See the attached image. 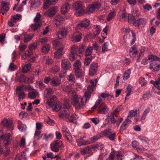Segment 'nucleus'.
I'll return each instance as SVG.
<instances>
[{
    "mask_svg": "<svg viewBox=\"0 0 160 160\" xmlns=\"http://www.w3.org/2000/svg\"><path fill=\"white\" fill-rule=\"evenodd\" d=\"M68 30L65 28L60 29L57 32V35L59 39L63 38L67 34Z\"/></svg>",
    "mask_w": 160,
    "mask_h": 160,
    "instance_id": "4be33fe9",
    "label": "nucleus"
},
{
    "mask_svg": "<svg viewBox=\"0 0 160 160\" xmlns=\"http://www.w3.org/2000/svg\"><path fill=\"white\" fill-rule=\"evenodd\" d=\"M78 50L77 48V46L75 45H73L71 47V53L69 56V59L70 60L73 61L76 58V56L78 55V53L76 52Z\"/></svg>",
    "mask_w": 160,
    "mask_h": 160,
    "instance_id": "9d476101",
    "label": "nucleus"
},
{
    "mask_svg": "<svg viewBox=\"0 0 160 160\" xmlns=\"http://www.w3.org/2000/svg\"><path fill=\"white\" fill-rule=\"evenodd\" d=\"M57 9L55 6L51 8L46 11V14L49 17H52L55 14Z\"/></svg>",
    "mask_w": 160,
    "mask_h": 160,
    "instance_id": "aec40b11",
    "label": "nucleus"
},
{
    "mask_svg": "<svg viewBox=\"0 0 160 160\" xmlns=\"http://www.w3.org/2000/svg\"><path fill=\"white\" fill-rule=\"evenodd\" d=\"M122 32L124 34L123 39L124 40V42H125L126 41V39L127 38L128 39H130V33H131L132 37V40L131 43V45H133L136 41V35L135 33L133 31L129 29L126 28H122Z\"/></svg>",
    "mask_w": 160,
    "mask_h": 160,
    "instance_id": "7ed1b4c3",
    "label": "nucleus"
},
{
    "mask_svg": "<svg viewBox=\"0 0 160 160\" xmlns=\"http://www.w3.org/2000/svg\"><path fill=\"white\" fill-rule=\"evenodd\" d=\"M17 68V67L13 63L10 64L9 67V69L11 71H14Z\"/></svg>",
    "mask_w": 160,
    "mask_h": 160,
    "instance_id": "774afa93",
    "label": "nucleus"
},
{
    "mask_svg": "<svg viewBox=\"0 0 160 160\" xmlns=\"http://www.w3.org/2000/svg\"><path fill=\"white\" fill-rule=\"evenodd\" d=\"M114 116H116V115L115 114H113V113L108 114L107 116L108 118L111 117L110 121L111 123L112 124L115 123L117 121L114 118Z\"/></svg>",
    "mask_w": 160,
    "mask_h": 160,
    "instance_id": "37998d69",
    "label": "nucleus"
},
{
    "mask_svg": "<svg viewBox=\"0 0 160 160\" xmlns=\"http://www.w3.org/2000/svg\"><path fill=\"white\" fill-rule=\"evenodd\" d=\"M131 121L128 118L126 119L122 123L120 128V132H122L123 130H125L126 128L131 123Z\"/></svg>",
    "mask_w": 160,
    "mask_h": 160,
    "instance_id": "b1692460",
    "label": "nucleus"
},
{
    "mask_svg": "<svg viewBox=\"0 0 160 160\" xmlns=\"http://www.w3.org/2000/svg\"><path fill=\"white\" fill-rule=\"evenodd\" d=\"M32 54V52L29 51H28L27 52L24 53L22 55L21 58L23 59H26L27 57H29Z\"/></svg>",
    "mask_w": 160,
    "mask_h": 160,
    "instance_id": "8fccbe9b",
    "label": "nucleus"
},
{
    "mask_svg": "<svg viewBox=\"0 0 160 160\" xmlns=\"http://www.w3.org/2000/svg\"><path fill=\"white\" fill-rule=\"evenodd\" d=\"M50 46L48 44H45L42 46L41 48L42 52L43 53H47L50 50Z\"/></svg>",
    "mask_w": 160,
    "mask_h": 160,
    "instance_id": "f704fd0d",
    "label": "nucleus"
},
{
    "mask_svg": "<svg viewBox=\"0 0 160 160\" xmlns=\"http://www.w3.org/2000/svg\"><path fill=\"white\" fill-rule=\"evenodd\" d=\"M116 13L114 10H113L112 11L109 13L106 18L107 21H109L112 19L116 16Z\"/></svg>",
    "mask_w": 160,
    "mask_h": 160,
    "instance_id": "c756f323",
    "label": "nucleus"
},
{
    "mask_svg": "<svg viewBox=\"0 0 160 160\" xmlns=\"http://www.w3.org/2000/svg\"><path fill=\"white\" fill-rule=\"evenodd\" d=\"M130 55L132 58L135 57L137 55L138 50L135 46H132L129 50Z\"/></svg>",
    "mask_w": 160,
    "mask_h": 160,
    "instance_id": "cd10ccee",
    "label": "nucleus"
},
{
    "mask_svg": "<svg viewBox=\"0 0 160 160\" xmlns=\"http://www.w3.org/2000/svg\"><path fill=\"white\" fill-rule=\"evenodd\" d=\"M108 26H106L103 29L102 31L103 33L102 34V36L103 38H105L107 35V32L108 29Z\"/></svg>",
    "mask_w": 160,
    "mask_h": 160,
    "instance_id": "4d7b16f0",
    "label": "nucleus"
},
{
    "mask_svg": "<svg viewBox=\"0 0 160 160\" xmlns=\"http://www.w3.org/2000/svg\"><path fill=\"white\" fill-rule=\"evenodd\" d=\"M137 114V110H131L130 111L128 114V117L129 118L132 117L133 116L135 117Z\"/></svg>",
    "mask_w": 160,
    "mask_h": 160,
    "instance_id": "49530a36",
    "label": "nucleus"
},
{
    "mask_svg": "<svg viewBox=\"0 0 160 160\" xmlns=\"http://www.w3.org/2000/svg\"><path fill=\"white\" fill-rule=\"evenodd\" d=\"M40 130L36 129V131L34 133V137H38L37 139L38 140H40L42 137V134L40 135Z\"/></svg>",
    "mask_w": 160,
    "mask_h": 160,
    "instance_id": "13d9d810",
    "label": "nucleus"
},
{
    "mask_svg": "<svg viewBox=\"0 0 160 160\" xmlns=\"http://www.w3.org/2000/svg\"><path fill=\"white\" fill-rule=\"evenodd\" d=\"M37 47V44L36 43H33L30 45L28 48L30 50L35 49Z\"/></svg>",
    "mask_w": 160,
    "mask_h": 160,
    "instance_id": "e2e57ef3",
    "label": "nucleus"
},
{
    "mask_svg": "<svg viewBox=\"0 0 160 160\" xmlns=\"http://www.w3.org/2000/svg\"><path fill=\"white\" fill-rule=\"evenodd\" d=\"M128 19L129 22L130 23L135 25L136 20H135V17L131 14H129L128 15Z\"/></svg>",
    "mask_w": 160,
    "mask_h": 160,
    "instance_id": "c9c22d12",
    "label": "nucleus"
},
{
    "mask_svg": "<svg viewBox=\"0 0 160 160\" xmlns=\"http://www.w3.org/2000/svg\"><path fill=\"white\" fill-rule=\"evenodd\" d=\"M1 125L6 127L7 131H12L14 128V125L12 120L9 119L4 118L1 121Z\"/></svg>",
    "mask_w": 160,
    "mask_h": 160,
    "instance_id": "423d86ee",
    "label": "nucleus"
},
{
    "mask_svg": "<svg viewBox=\"0 0 160 160\" xmlns=\"http://www.w3.org/2000/svg\"><path fill=\"white\" fill-rule=\"evenodd\" d=\"M159 59L158 57L153 55H149L148 57V60H150L151 62H156V61L159 60Z\"/></svg>",
    "mask_w": 160,
    "mask_h": 160,
    "instance_id": "473e14b6",
    "label": "nucleus"
},
{
    "mask_svg": "<svg viewBox=\"0 0 160 160\" xmlns=\"http://www.w3.org/2000/svg\"><path fill=\"white\" fill-rule=\"evenodd\" d=\"M33 35L32 34H28L26 37H25L23 41L25 43H27L30 41L33 38Z\"/></svg>",
    "mask_w": 160,
    "mask_h": 160,
    "instance_id": "3c124183",
    "label": "nucleus"
},
{
    "mask_svg": "<svg viewBox=\"0 0 160 160\" xmlns=\"http://www.w3.org/2000/svg\"><path fill=\"white\" fill-rule=\"evenodd\" d=\"M23 86H18L17 88V94L19 101H22L26 97L25 93L23 92Z\"/></svg>",
    "mask_w": 160,
    "mask_h": 160,
    "instance_id": "1a4fd4ad",
    "label": "nucleus"
},
{
    "mask_svg": "<svg viewBox=\"0 0 160 160\" xmlns=\"http://www.w3.org/2000/svg\"><path fill=\"white\" fill-rule=\"evenodd\" d=\"M23 86L24 87L23 90L24 89L25 91L27 90L28 91H30L34 90V88L32 87L30 85H28L27 86Z\"/></svg>",
    "mask_w": 160,
    "mask_h": 160,
    "instance_id": "0e129e2a",
    "label": "nucleus"
},
{
    "mask_svg": "<svg viewBox=\"0 0 160 160\" xmlns=\"http://www.w3.org/2000/svg\"><path fill=\"white\" fill-rule=\"evenodd\" d=\"M111 132L109 130H106L104 131L101 132L100 133L102 137H108L111 134Z\"/></svg>",
    "mask_w": 160,
    "mask_h": 160,
    "instance_id": "a18cd8bd",
    "label": "nucleus"
},
{
    "mask_svg": "<svg viewBox=\"0 0 160 160\" xmlns=\"http://www.w3.org/2000/svg\"><path fill=\"white\" fill-rule=\"evenodd\" d=\"M89 24V21L87 19H85L79 24H78L76 27V29L78 30L81 29L82 28H86L88 27Z\"/></svg>",
    "mask_w": 160,
    "mask_h": 160,
    "instance_id": "4468645a",
    "label": "nucleus"
},
{
    "mask_svg": "<svg viewBox=\"0 0 160 160\" xmlns=\"http://www.w3.org/2000/svg\"><path fill=\"white\" fill-rule=\"evenodd\" d=\"M160 66L159 64L156 62H151L149 64V68L150 69H153L154 72H157L159 69Z\"/></svg>",
    "mask_w": 160,
    "mask_h": 160,
    "instance_id": "5701e85b",
    "label": "nucleus"
},
{
    "mask_svg": "<svg viewBox=\"0 0 160 160\" xmlns=\"http://www.w3.org/2000/svg\"><path fill=\"white\" fill-rule=\"evenodd\" d=\"M101 138H102L101 135L100 134H99L96 136H93V137L90 138V141H89L91 142V143L94 142Z\"/></svg>",
    "mask_w": 160,
    "mask_h": 160,
    "instance_id": "4c0bfd02",
    "label": "nucleus"
},
{
    "mask_svg": "<svg viewBox=\"0 0 160 160\" xmlns=\"http://www.w3.org/2000/svg\"><path fill=\"white\" fill-rule=\"evenodd\" d=\"M64 136L66 138L68 142L69 143L72 144L73 140L72 136L71 134L70 133L67 134H65V135H64Z\"/></svg>",
    "mask_w": 160,
    "mask_h": 160,
    "instance_id": "58836bf2",
    "label": "nucleus"
},
{
    "mask_svg": "<svg viewBox=\"0 0 160 160\" xmlns=\"http://www.w3.org/2000/svg\"><path fill=\"white\" fill-rule=\"evenodd\" d=\"M70 9V5L66 3L63 4L61 8V12L62 14L67 13Z\"/></svg>",
    "mask_w": 160,
    "mask_h": 160,
    "instance_id": "bb28decb",
    "label": "nucleus"
},
{
    "mask_svg": "<svg viewBox=\"0 0 160 160\" xmlns=\"http://www.w3.org/2000/svg\"><path fill=\"white\" fill-rule=\"evenodd\" d=\"M31 68V64H26L24 67H23L22 70V72L23 73H26Z\"/></svg>",
    "mask_w": 160,
    "mask_h": 160,
    "instance_id": "c03bdc74",
    "label": "nucleus"
},
{
    "mask_svg": "<svg viewBox=\"0 0 160 160\" xmlns=\"http://www.w3.org/2000/svg\"><path fill=\"white\" fill-rule=\"evenodd\" d=\"M81 62L79 60L76 61L73 65V69L74 70L80 69V68L81 66Z\"/></svg>",
    "mask_w": 160,
    "mask_h": 160,
    "instance_id": "79ce46f5",
    "label": "nucleus"
},
{
    "mask_svg": "<svg viewBox=\"0 0 160 160\" xmlns=\"http://www.w3.org/2000/svg\"><path fill=\"white\" fill-rule=\"evenodd\" d=\"M58 2V0H45L43 5V8L46 9L51 5H54Z\"/></svg>",
    "mask_w": 160,
    "mask_h": 160,
    "instance_id": "412c9836",
    "label": "nucleus"
},
{
    "mask_svg": "<svg viewBox=\"0 0 160 160\" xmlns=\"http://www.w3.org/2000/svg\"><path fill=\"white\" fill-rule=\"evenodd\" d=\"M92 148L90 146H87L83 148L80 149V152L82 155L90 154V155L93 154V152H92Z\"/></svg>",
    "mask_w": 160,
    "mask_h": 160,
    "instance_id": "dca6fc26",
    "label": "nucleus"
},
{
    "mask_svg": "<svg viewBox=\"0 0 160 160\" xmlns=\"http://www.w3.org/2000/svg\"><path fill=\"white\" fill-rule=\"evenodd\" d=\"M55 49L57 50L54 52V57L56 59L61 58L63 54L62 50L64 46L58 39H55L52 42Z\"/></svg>",
    "mask_w": 160,
    "mask_h": 160,
    "instance_id": "f257e3e1",
    "label": "nucleus"
},
{
    "mask_svg": "<svg viewBox=\"0 0 160 160\" xmlns=\"http://www.w3.org/2000/svg\"><path fill=\"white\" fill-rule=\"evenodd\" d=\"M73 8L76 11L75 14L77 16H82L85 12L82 2L81 1L75 2L73 4Z\"/></svg>",
    "mask_w": 160,
    "mask_h": 160,
    "instance_id": "39448f33",
    "label": "nucleus"
},
{
    "mask_svg": "<svg viewBox=\"0 0 160 160\" xmlns=\"http://www.w3.org/2000/svg\"><path fill=\"white\" fill-rule=\"evenodd\" d=\"M131 73L130 70L128 69L125 71L123 76V78L124 80H127L130 77V75Z\"/></svg>",
    "mask_w": 160,
    "mask_h": 160,
    "instance_id": "ea45409f",
    "label": "nucleus"
},
{
    "mask_svg": "<svg viewBox=\"0 0 160 160\" xmlns=\"http://www.w3.org/2000/svg\"><path fill=\"white\" fill-rule=\"evenodd\" d=\"M64 107L65 108L63 110V112H62L59 115V117L67 118L70 122H74V121L78 118V117L75 113L72 114L70 115L68 110L70 108L69 104L68 103L64 104Z\"/></svg>",
    "mask_w": 160,
    "mask_h": 160,
    "instance_id": "f03ea898",
    "label": "nucleus"
},
{
    "mask_svg": "<svg viewBox=\"0 0 160 160\" xmlns=\"http://www.w3.org/2000/svg\"><path fill=\"white\" fill-rule=\"evenodd\" d=\"M147 22L146 19L139 18L136 20L134 25L139 28L144 27Z\"/></svg>",
    "mask_w": 160,
    "mask_h": 160,
    "instance_id": "f8f14e48",
    "label": "nucleus"
},
{
    "mask_svg": "<svg viewBox=\"0 0 160 160\" xmlns=\"http://www.w3.org/2000/svg\"><path fill=\"white\" fill-rule=\"evenodd\" d=\"M83 99V98L81 97L74 95L72 99V104L76 109H80L84 106Z\"/></svg>",
    "mask_w": 160,
    "mask_h": 160,
    "instance_id": "20e7f679",
    "label": "nucleus"
},
{
    "mask_svg": "<svg viewBox=\"0 0 160 160\" xmlns=\"http://www.w3.org/2000/svg\"><path fill=\"white\" fill-rule=\"evenodd\" d=\"M123 108V106L122 105H119L114 110L112 113L117 115V114L119 112L121 111Z\"/></svg>",
    "mask_w": 160,
    "mask_h": 160,
    "instance_id": "864d4df0",
    "label": "nucleus"
},
{
    "mask_svg": "<svg viewBox=\"0 0 160 160\" xmlns=\"http://www.w3.org/2000/svg\"><path fill=\"white\" fill-rule=\"evenodd\" d=\"M47 100V104L48 105V108H50L52 105V102L53 101V98H51V97L49 98H45Z\"/></svg>",
    "mask_w": 160,
    "mask_h": 160,
    "instance_id": "de8ad7c7",
    "label": "nucleus"
},
{
    "mask_svg": "<svg viewBox=\"0 0 160 160\" xmlns=\"http://www.w3.org/2000/svg\"><path fill=\"white\" fill-rule=\"evenodd\" d=\"M81 33L80 32H76L73 34L72 38V40L74 42H78L81 38Z\"/></svg>",
    "mask_w": 160,
    "mask_h": 160,
    "instance_id": "393cba45",
    "label": "nucleus"
},
{
    "mask_svg": "<svg viewBox=\"0 0 160 160\" xmlns=\"http://www.w3.org/2000/svg\"><path fill=\"white\" fill-rule=\"evenodd\" d=\"M146 81L145 79L141 77L139 79V83L142 86H143L146 84Z\"/></svg>",
    "mask_w": 160,
    "mask_h": 160,
    "instance_id": "052dcab7",
    "label": "nucleus"
},
{
    "mask_svg": "<svg viewBox=\"0 0 160 160\" xmlns=\"http://www.w3.org/2000/svg\"><path fill=\"white\" fill-rule=\"evenodd\" d=\"M63 20V18L62 16L60 15H58L55 17L53 22L56 26H58L62 23Z\"/></svg>",
    "mask_w": 160,
    "mask_h": 160,
    "instance_id": "6ab92c4d",
    "label": "nucleus"
},
{
    "mask_svg": "<svg viewBox=\"0 0 160 160\" xmlns=\"http://www.w3.org/2000/svg\"><path fill=\"white\" fill-rule=\"evenodd\" d=\"M47 158H51L52 159L56 158V157H58L59 158L58 155H56L55 156H54L53 154L51 152L47 153Z\"/></svg>",
    "mask_w": 160,
    "mask_h": 160,
    "instance_id": "680f3d73",
    "label": "nucleus"
},
{
    "mask_svg": "<svg viewBox=\"0 0 160 160\" xmlns=\"http://www.w3.org/2000/svg\"><path fill=\"white\" fill-rule=\"evenodd\" d=\"M41 17L40 14L39 13H37L34 19V23L32 25L33 29L34 30H37L42 25V23L40 21Z\"/></svg>",
    "mask_w": 160,
    "mask_h": 160,
    "instance_id": "6e6552de",
    "label": "nucleus"
},
{
    "mask_svg": "<svg viewBox=\"0 0 160 160\" xmlns=\"http://www.w3.org/2000/svg\"><path fill=\"white\" fill-rule=\"evenodd\" d=\"M62 130L63 133V136L65 135L66 134H67L70 133L68 129L66 127L64 126H62Z\"/></svg>",
    "mask_w": 160,
    "mask_h": 160,
    "instance_id": "bf43d9fd",
    "label": "nucleus"
},
{
    "mask_svg": "<svg viewBox=\"0 0 160 160\" xmlns=\"http://www.w3.org/2000/svg\"><path fill=\"white\" fill-rule=\"evenodd\" d=\"M61 67L64 70H69L71 67V64L67 59H63L62 60Z\"/></svg>",
    "mask_w": 160,
    "mask_h": 160,
    "instance_id": "a211bd4d",
    "label": "nucleus"
},
{
    "mask_svg": "<svg viewBox=\"0 0 160 160\" xmlns=\"http://www.w3.org/2000/svg\"><path fill=\"white\" fill-rule=\"evenodd\" d=\"M61 107L60 102H58L53 106L52 109L54 111L57 112L60 110Z\"/></svg>",
    "mask_w": 160,
    "mask_h": 160,
    "instance_id": "a19ab883",
    "label": "nucleus"
},
{
    "mask_svg": "<svg viewBox=\"0 0 160 160\" xmlns=\"http://www.w3.org/2000/svg\"><path fill=\"white\" fill-rule=\"evenodd\" d=\"M92 48L91 47H89L87 48L86 52V56L90 55L92 53Z\"/></svg>",
    "mask_w": 160,
    "mask_h": 160,
    "instance_id": "69168bd1",
    "label": "nucleus"
},
{
    "mask_svg": "<svg viewBox=\"0 0 160 160\" xmlns=\"http://www.w3.org/2000/svg\"><path fill=\"white\" fill-rule=\"evenodd\" d=\"M60 67L58 66H56L51 68L50 71L53 73H56L59 71Z\"/></svg>",
    "mask_w": 160,
    "mask_h": 160,
    "instance_id": "603ef678",
    "label": "nucleus"
},
{
    "mask_svg": "<svg viewBox=\"0 0 160 160\" xmlns=\"http://www.w3.org/2000/svg\"><path fill=\"white\" fill-rule=\"evenodd\" d=\"M62 145V142L60 141L56 140L51 144V149L52 151L57 152L59 151V148Z\"/></svg>",
    "mask_w": 160,
    "mask_h": 160,
    "instance_id": "9b49d317",
    "label": "nucleus"
},
{
    "mask_svg": "<svg viewBox=\"0 0 160 160\" xmlns=\"http://www.w3.org/2000/svg\"><path fill=\"white\" fill-rule=\"evenodd\" d=\"M26 127L25 124H22L20 123L19 124L18 126V128L21 131H23L25 130Z\"/></svg>",
    "mask_w": 160,
    "mask_h": 160,
    "instance_id": "5fc2aeb1",
    "label": "nucleus"
},
{
    "mask_svg": "<svg viewBox=\"0 0 160 160\" xmlns=\"http://www.w3.org/2000/svg\"><path fill=\"white\" fill-rule=\"evenodd\" d=\"M108 108L106 106H104L102 108L100 109L98 112V113L103 114H105L106 112L108 111Z\"/></svg>",
    "mask_w": 160,
    "mask_h": 160,
    "instance_id": "e433bc0d",
    "label": "nucleus"
},
{
    "mask_svg": "<svg viewBox=\"0 0 160 160\" xmlns=\"http://www.w3.org/2000/svg\"><path fill=\"white\" fill-rule=\"evenodd\" d=\"M76 142L77 143V145L79 146H82L83 145H86L89 144L91 142L89 141H84L82 138H80L77 139L76 140Z\"/></svg>",
    "mask_w": 160,
    "mask_h": 160,
    "instance_id": "c85d7f7f",
    "label": "nucleus"
},
{
    "mask_svg": "<svg viewBox=\"0 0 160 160\" xmlns=\"http://www.w3.org/2000/svg\"><path fill=\"white\" fill-rule=\"evenodd\" d=\"M98 69V64L96 63H92L90 65L89 70V75L93 76L97 72Z\"/></svg>",
    "mask_w": 160,
    "mask_h": 160,
    "instance_id": "ddd939ff",
    "label": "nucleus"
},
{
    "mask_svg": "<svg viewBox=\"0 0 160 160\" xmlns=\"http://www.w3.org/2000/svg\"><path fill=\"white\" fill-rule=\"evenodd\" d=\"M45 121L47 122V123L49 125H52L54 123V121L51 119L48 116H47L46 117Z\"/></svg>",
    "mask_w": 160,
    "mask_h": 160,
    "instance_id": "6e6d98bb",
    "label": "nucleus"
},
{
    "mask_svg": "<svg viewBox=\"0 0 160 160\" xmlns=\"http://www.w3.org/2000/svg\"><path fill=\"white\" fill-rule=\"evenodd\" d=\"M74 70L75 75L77 77L80 78L83 76L84 72H83L81 69Z\"/></svg>",
    "mask_w": 160,
    "mask_h": 160,
    "instance_id": "2f4dec72",
    "label": "nucleus"
},
{
    "mask_svg": "<svg viewBox=\"0 0 160 160\" xmlns=\"http://www.w3.org/2000/svg\"><path fill=\"white\" fill-rule=\"evenodd\" d=\"M53 93V90L50 88H46L44 91V98H48L51 97V95Z\"/></svg>",
    "mask_w": 160,
    "mask_h": 160,
    "instance_id": "a878e982",
    "label": "nucleus"
},
{
    "mask_svg": "<svg viewBox=\"0 0 160 160\" xmlns=\"http://www.w3.org/2000/svg\"><path fill=\"white\" fill-rule=\"evenodd\" d=\"M2 8L1 10V12L4 15L5 12H7L10 8L9 4L8 2L2 1L1 2Z\"/></svg>",
    "mask_w": 160,
    "mask_h": 160,
    "instance_id": "2eb2a0df",
    "label": "nucleus"
},
{
    "mask_svg": "<svg viewBox=\"0 0 160 160\" xmlns=\"http://www.w3.org/2000/svg\"><path fill=\"white\" fill-rule=\"evenodd\" d=\"M38 95V92L36 90L30 92L28 93V98L31 99L35 98Z\"/></svg>",
    "mask_w": 160,
    "mask_h": 160,
    "instance_id": "7c9ffc66",
    "label": "nucleus"
},
{
    "mask_svg": "<svg viewBox=\"0 0 160 160\" xmlns=\"http://www.w3.org/2000/svg\"><path fill=\"white\" fill-rule=\"evenodd\" d=\"M93 58L92 56H90L87 58H86L84 61V64L85 66L88 65Z\"/></svg>",
    "mask_w": 160,
    "mask_h": 160,
    "instance_id": "09e8293b",
    "label": "nucleus"
},
{
    "mask_svg": "<svg viewBox=\"0 0 160 160\" xmlns=\"http://www.w3.org/2000/svg\"><path fill=\"white\" fill-rule=\"evenodd\" d=\"M61 80L58 77H53L50 80L51 85L54 87H56L60 85Z\"/></svg>",
    "mask_w": 160,
    "mask_h": 160,
    "instance_id": "f3484780",
    "label": "nucleus"
},
{
    "mask_svg": "<svg viewBox=\"0 0 160 160\" xmlns=\"http://www.w3.org/2000/svg\"><path fill=\"white\" fill-rule=\"evenodd\" d=\"M101 4L98 2H92L87 8V11L89 13H92L98 11L101 8Z\"/></svg>",
    "mask_w": 160,
    "mask_h": 160,
    "instance_id": "0eeeda50",
    "label": "nucleus"
},
{
    "mask_svg": "<svg viewBox=\"0 0 160 160\" xmlns=\"http://www.w3.org/2000/svg\"><path fill=\"white\" fill-rule=\"evenodd\" d=\"M85 48V46L83 45H80L79 48H78L77 47V48L78 49V50L76 51V52L78 53V55L79 56L81 57L82 56V53L84 52Z\"/></svg>",
    "mask_w": 160,
    "mask_h": 160,
    "instance_id": "72a5a7b5",
    "label": "nucleus"
},
{
    "mask_svg": "<svg viewBox=\"0 0 160 160\" xmlns=\"http://www.w3.org/2000/svg\"><path fill=\"white\" fill-rule=\"evenodd\" d=\"M96 31L95 32V35H98L101 31V27L98 25H97L96 26Z\"/></svg>",
    "mask_w": 160,
    "mask_h": 160,
    "instance_id": "338daca9",
    "label": "nucleus"
}]
</instances>
